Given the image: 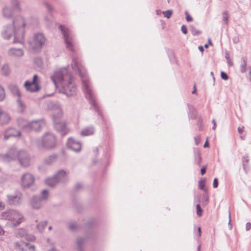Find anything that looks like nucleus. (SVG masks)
<instances>
[{"label": "nucleus", "instance_id": "nucleus-21", "mask_svg": "<svg viewBox=\"0 0 251 251\" xmlns=\"http://www.w3.org/2000/svg\"><path fill=\"white\" fill-rule=\"evenodd\" d=\"M95 132V128L93 126H88L83 128L80 132L83 136H89L93 134Z\"/></svg>", "mask_w": 251, "mask_h": 251}, {"label": "nucleus", "instance_id": "nucleus-8", "mask_svg": "<svg viewBox=\"0 0 251 251\" xmlns=\"http://www.w3.org/2000/svg\"><path fill=\"white\" fill-rule=\"evenodd\" d=\"M41 196H34L31 198L30 205L33 209H39L43 204L47 201L49 197L48 191L44 190L41 192Z\"/></svg>", "mask_w": 251, "mask_h": 251}, {"label": "nucleus", "instance_id": "nucleus-19", "mask_svg": "<svg viewBox=\"0 0 251 251\" xmlns=\"http://www.w3.org/2000/svg\"><path fill=\"white\" fill-rule=\"evenodd\" d=\"M8 54L14 57H22L24 55V51L21 49L11 48L8 51Z\"/></svg>", "mask_w": 251, "mask_h": 251}, {"label": "nucleus", "instance_id": "nucleus-45", "mask_svg": "<svg viewBox=\"0 0 251 251\" xmlns=\"http://www.w3.org/2000/svg\"><path fill=\"white\" fill-rule=\"evenodd\" d=\"M251 228V224L250 222H248L246 224V230H249Z\"/></svg>", "mask_w": 251, "mask_h": 251}, {"label": "nucleus", "instance_id": "nucleus-31", "mask_svg": "<svg viewBox=\"0 0 251 251\" xmlns=\"http://www.w3.org/2000/svg\"><path fill=\"white\" fill-rule=\"evenodd\" d=\"M249 161V159L248 156H243L242 158V163L243 168L245 171H247L248 167V163Z\"/></svg>", "mask_w": 251, "mask_h": 251}, {"label": "nucleus", "instance_id": "nucleus-10", "mask_svg": "<svg viewBox=\"0 0 251 251\" xmlns=\"http://www.w3.org/2000/svg\"><path fill=\"white\" fill-rule=\"evenodd\" d=\"M46 42V38L41 33L34 34L33 38L29 41L30 48L33 50L37 51L41 50Z\"/></svg>", "mask_w": 251, "mask_h": 251}, {"label": "nucleus", "instance_id": "nucleus-54", "mask_svg": "<svg viewBox=\"0 0 251 251\" xmlns=\"http://www.w3.org/2000/svg\"><path fill=\"white\" fill-rule=\"evenodd\" d=\"M186 17V21L188 22H191L193 20L192 17Z\"/></svg>", "mask_w": 251, "mask_h": 251}, {"label": "nucleus", "instance_id": "nucleus-43", "mask_svg": "<svg viewBox=\"0 0 251 251\" xmlns=\"http://www.w3.org/2000/svg\"><path fill=\"white\" fill-rule=\"evenodd\" d=\"M195 143L196 145H198L201 141V138L200 136H196L195 137Z\"/></svg>", "mask_w": 251, "mask_h": 251}, {"label": "nucleus", "instance_id": "nucleus-18", "mask_svg": "<svg viewBox=\"0 0 251 251\" xmlns=\"http://www.w3.org/2000/svg\"><path fill=\"white\" fill-rule=\"evenodd\" d=\"M57 183H65L68 180V173L64 170H59L54 176Z\"/></svg>", "mask_w": 251, "mask_h": 251}, {"label": "nucleus", "instance_id": "nucleus-57", "mask_svg": "<svg viewBox=\"0 0 251 251\" xmlns=\"http://www.w3.org/2000/svg\"><path fill=\"white\" fill-rule=\"evenodd\" d=\"M48 251H58L57 250H56V249L54 248V247H52L50 250H49Z\"/></svg>", "mask_w": 251, "mask_h": 251}, {"label": "nucleus", "instance_id": "nucleus-63", "mask_svg": "<svg viewBox=\"0 0 251 251\" xmlns=\"http://www.w3.org/2000/svg\"><path fill=\"white\" fill-rule=\"evenodd\" d=\"M249 69L250 70L249 75L251 76V67H249Z\"/></svg>", "mask_w": 251, "mask_h": 251}, {"label": "nucleus", "instance_id": "nucleus-20", "mask_svg": "<svg viewBox=\"0 0 251 251\" xmlns=\"http://www.w3.org/2000/svg\"><path fill=\"white\" fill-rule=\"evenodd\" d=\"M35 224H32V226H36V230H37L38 231L40 232H42L44 230L45 228L46 227L47 225V221H42L39 223H38L37 220H35L34 222Z\"/></svg>", "mask_w": 251, "mask_h": 251}, {"label": "nucleus", "instance_id": "nucleus-42", "mask_svg": "<svg viewBox=\"0 0 251 251\" xmlns=\"http://www.w3.org/2000/svg\"><path fill=\"white\" fill-rule=\"evenodd\" d=\"M27 239L29 241H33L35 240L36 237L35 236L31 235L27 237Z\"/></svg>", "mask_w": 251, "mask_h": 251}, {"label": "nucleus", "instance_id": "nucleus-41", "mask_svg": "<svg viewBox=\"0 0 251 251\" xmlns=\"http://www.w3.org/2000/svg\"><path fill=\"white\" fill-rule=\"evenodd\" d=\"M218 179L217 178H214L213 180V186L214 188H216L218 187Z\"/></svg>", "mask_w": 251, "mask_h": 251}, {"label": "nucleus", "instance_id": "nucleus-52", "mask_svg": "<svg viewBox=\"0 0 251 251\" xmlns=\"http://www.w3.org/2000/svg\"><path fill=\"white\" fill-rule=\"evenodd\" d=\"M27 251H35V246L34 245L30 246V248Z\"/></svg>", "mask_w": 251, "mask_h": 251}, {"label": "nucleus", "instance_id": "nucleus-6", "mask_svg": "<svg viewBox=\"0 0 251 251\" xmlns=\"http://www.w3.org/2000/svg\"><path fill=\"white\" fill-rule=\"evenodd\" d=\"M1 218L3 220L10 222L14 226H18L25 221L24 215L20 212L15 209H9L3 212L1 214Z\"/></svg>", "mask_w": 251, "mask_h": 251}, {"label": "nucleus", "instance_id": "nucleus-47", "mask_svg": "<svg viewBox=\"0 0 251 251\" xmlns=\"http://www.w3.org/2000/svg\"><path fill=\"white\" fill-rule=\"evenodd\" d=\"M228 17H224L223 19V22L224 24H228Z\"/></svg>", "mask_w": 251, "mask_h": 251}, {"label": "nucleus", "instance_id": "nucleus-3", "mask_svg": "<svg viewBox=\"0 0 251 251\" xmlns=\"http://www.w3.org/2000/svg\"><path fill=\"white\" fill-rule=\"evenodd\" d=\"M25 22L22 17H17L13 20V25L3 28L1 36L5 40H9L14 35L13 43L23 44L24 42V26Z\"/></svg>", "mask_w": 251, "mask_h": 251}, {"label": "nucleus", "instance_id": "nucleus-26", "mask_svg": "<svg viewBox=\"0 0 251 251\" xmlns=\"http://www.w3.org/2000/svg\"><path fill=\"white\" fill-rule=\"evenodd\" d=\"M58 156L56 154H54L50 155L44 159V163L47 165H50L54 163L57 159Z\"/></svg>", "mask_w": 251, "mask_h": 251}, {"label": "nucleus", "instance_id": "nucleus-44", "mask_svg": "<svg viewBox=\"0 0 251 251\" xmlns=\"http://www.w3.org/2000/svg\"><path fill=\"white\" fill-rule=\"evenodd\" d=\"M5 233V230H4L2 226L0 225V236H2Z\"/></svg>", "mask_w": 251, "mask_h": 251}, {"label": "nucleus", "instance_id": "nucleus-34", "mask_svg": "<svg viewBox=\"0 0 251 251\" xmlns=\"http://www.w3.org/2000/svg\"><path fill=\"white\" fill-rule=\"evenodd\" d=\"M5 97V94L4 89L0 86V101H2Z\"/></svg>", "mask_w": 251, "mask_h": 251}, {"label": "nucleus", "instance_id": "nucleus-1", "mask_svg": "<svg viewBox=\"0 0 251 251\" xmlns=\"http://www.w3.org/2000/svg\"><path fill=\"white\" fill-rule=\"evenodd\" d=\"M50 78L55 86L59 88L60 92L67 96H73L75 93L74 78L67 67L54 71L50 75Z\"/></svg>", "mask_w": 251, "mask_h": 251}, {"label": "nucleus", "instance_id": "nucleus-55", "mask_svg": "<svg viewBox=\"0 0 251 251\" xmlns=\"http://www.w3.org/2000/svg\"><path fill=\"white\" fill-rule=\"evenodd\" d=\"M198 237H200L201 235V228L200 227H198Z\"/></svg>", "mask_w": 251, "mask_h": 251}, {"label": "nucleus", "instance_id": "nucleus-61", "mask_svg": "<svg viewBox=\"0 0 251 251\" xmlns=\"http://www.w3.org/2000/svg\"><path fill=\"white\" fill-rule=\"evenodd\" d=\"M199 49L200 50H201V52H203V48L202 46H199Z\"/></svg>", "mask_w": 251, "mask_h": 251}, {"label": "nucleus", "instance_id": "nucleus-40", "mask_svg": "<svg viewBox=\"0 0 251 251\" xmlns=\"http://www.w3.org/2000/svg\"><path fill=\"white\" fill-rule=\"evenodd\" d=\"M181 30L182 31V32L186 34L187 33V27L185 25H182L181 26Z\"/></svg>", "mask_w": 251, "mask_h": 251}, {"label": "nucleus", "instance_id": "nucleus-39", "mask_svg": "<svg viewBox=\"0 0 251 251\" xmlns=\"http://www.w3.org/2000/svg\"><path fill=\"white\" fill-rule=\"evenodd\" d=\"M221 76L222 78L225 80H227L228 78V76L227 75V74L224 72H221Z\"/></svg>", "mask_w": 251, "mask_h": 251}, {"label": "nucleus", "instance_id": "nucleus-51", "mask_svg": "<svg viewBox=\"0 0 251 251\" xmlns=\"http://www.w3.org/2000/svg\"><path fill=\"white\" fill-rule=\"evenodd\" d=\"M212 124H213V127H212V129H213V130H214V129H215L216 127V122H215V119H213V120H212Z\"/></svg>", "mask_w": 251, "mask_h": 251}, {"label": "nucleus", "instance_id": "nucleus-58", "mask_svg": "<svg viewBox=\"0 0 251 251\" xmlns=\"http://www.w3.org/2000/svg\"><path fill=\"white\" fill-rule=\"evenodd\" d=\"M196 93V86L194 85V90L192 91V93L193 94H194Z\"/></svg>", "mask_w": 251, "mask_h": 251}, {"label": "nucleus", "instance_id": "nucleus-7", "mask_svg": "<svg viewBox=\"0 0 251 251\" xmlns=\"http://www.w3.org/2000/svg\"><path fill=\"white\" fill-rule=\"evenodd\" d=\"M59 27L63 35L66 48L71 51H74V40L71 31L63 25H60Z\"/></svg>", "mask_w": 251, "mask_h": 251}, {"label": "nucleus", "instance_id": "nucleus-37", "mask_svg": "<svg viewBox=\"0 0 251 251\" xmlns=\"http://www.w3.org/2000/svg\"><path fill=\"white\" fill-rule=\"evenodd\" d=\"M196 208H197V214L198 216H201L202 215V210L201 208L200 205L198 204L196 205Z\"/></svg>", "mask_w": 251, "mask_h": 251}, {"label": "nucleus", "instance_id": "nucleus-16", "mask_svg": "<svg viewBox=\"0 0 251 251\" xmlns=\"http://www.w3.org/2000/svg\"><path fill=\"white\" fill-rule=\"evenodd\" d=\"M66 145L68 148L75 152H79L81 149L80 143L75 141L72 138L68 139Z\"/></svg>", "mask_w": 251, "mask_h": 251}, {"label": "nucleus", "instance_id": "nucleus-12", "mask_svg": "<svg viewBox=\"0 0 251 251\" xmlns=\"http://www.w3.org/2000/svg\"><path fill=\"white\" fill-rule=\"evenodd\" d=\"M20 165L24 168L28 167L30 164L31 157L25 150H19L17 159Z\"/></svg>", "mask_w": 251, "mask_h": 251}, {"label": "nucleus", "instance_id": "nucleus-5", "mask_svg": "<svg viewBox=\"0 0 251 251\" xmlns=\"http://www.w3.org/2000/svg\"><path fill=\"white\" fill-rule=\"evenodd\" d=\"M17 122L19 127L27 132L40 130L45 126V121L42 119L29 122L23 118H19Z\"/></svg>", "mask_w": 251, "mask_h": 251}, {"label": "nucleus", "instance_id": "nucleus-14", "mask_svg": "<svg viewBox=\"0 0 251 251\" xmlns=\"http://www.w3.org/2000/svg\"><path fill=\"white\" fill-rule=\"evenodd\" d=\"M35 181V177L32 174L26 173L21 177V185L23 188H28L34 185Z\"/></svg>", "mask_w": 251, "mask_h": 251}, {"label": "nucleus", "instance_id": "nucleus-56", "mask_svg": "<svg viewBox=\"0 0 251 251\" xmlns=\"http://www.w3.org/2000/svg\"><path fill=\"white\" fill-rule=\"evenodd\" d=\"M208 146H209V143H208V140H206V142H205V143L203 145V147L206 148V147H208Z\"/></svg>", "mask_w": 251, "mask_h": 251}, {"label": "nucleus", "instance_id": "nucleus-25", "mask_svg": "<svg viewBox=\"0 0 251 251\" xmlns=\"http://www.w3.org/2000/svg\"><path fill=\"white\" fill-rule=\"evenodd\" d=\"M86 241V239L83 237H78L76 239V249L78 251H82V246Z\"/></svg>", "mask_w": 251, "mask_h": 251}, {"label": "nucleus", "instance_id": "nucleus-33", "mask_svg": "<svg viewBox=\"0 0 251 251\" xmlns=\"http://www.w3.org/2000/svg\"><path fill=\"white\" fill-rule=\"evenodd\" d=\"M68 227L69 230L75 231L78 228V225L75 222H71L68 225Z\"/></svg>", "mask_w": 251, "mask_h": 251}, {"label": "nucleus", "instance_id": "nucleus-17", "mask_svg": "<svg viewBox=\"0 0 251 251\" xmlns=\"http://www.w3.org/2000/svg\"><path fill=\"white\" fill-rule=\"evenodd\" d=\"M21 136L20 131L14 128H9L6 130L4 134V139L6 140L10 137H16Z\"/></svg>", "mask_w": 251, "mask_h": 251}, {"label": "nucleus", "instance_id": "nucleus-38", "mask_svg": "<svg viewBox=\"0 0 251 251\" xmlns=\"http://www.w3.org/2000/svg\"><path fill=\"white\" fill-rule=\"evenodd\" d=\"M205 187V181L201 180L199 182V188L202 190H204Z\"/></svg>", "mask_w": 251, "mask_h": 251}, {"label": "nucleus", "instance_id": "nucleus-23", "mask_svg": "<svg viewBox=\"0 0 251 251\" xmlns=\"http://www.w3.org/2000/svg\"><path fill=\"white\" fill-rule=\"evenodd\" d=\"M17 110L20 113H23L25 109V103L21 100V98H17L16 100Z\"/></svg>", "mask_w": 251, "mask_h": 251}, {"label": "nucleus", "instance_id": "nucleus-28", "mask_svg": "<svg viewBox=\"0 0 251 251\" xmlns=\"http://www.w3.org/2000/svg\"><path fill=\"white\" fill-rule=\"evenodd\" d=\"M15 235L18 238H23L27 235V231L24 228H19L15 231Z\"/></svg>", "mask_w": 251, "mask_h": 251}, {"label": "nucleus", "instance_id": "nucleus-48", "mask_svg": "<svg viewBox=\"0 0 251 251\" xmlns=\"http://www.w3.org/2000/svg\"><path fill=\"white\" fill-rule=\"evenodd\" d=\"M205 172H206V167H203L201 169V174L202 175H203L205 173Z\"/></svg>", "mask_w": 251, "mask_h": 251}, {"label": "nucleus", "instance_id": "nucleus-9", "mask_svg": "<svg viewBox=\"0 0 251 251\" xmlns=\"http://www.w3.org/2000/svg\"><path fill=\"white\" fill-rule=\"evenodd\" d=\"M41 145L43 148L47 150L54 149L57 145L55 136L50 132L46 133L42 138Z\"/></svg>", "mask_w": 251, "mask_h": 251}, {"label": "nucleus", "instance_id": "nucleus-32", "mask_svg": "<svg viewBox=\"0 0 251 251\" xmlns=\"http://www.w3.org/2000/svg\"><path fill=\"white\" fill-rule=\"evenodd\" d=\"M1 73L4 75H8L10 73V69L9 66L5 64L2 67Z\"/></svg>", "mask_w": 251, "mask_h": 251}, {"label": "nucleus", "instance_id": "nucleus-35", "mask_svg": "<svg viewBox=\"0 0 251 251\" xmlns=\"http://www.w3.org/2000/svg\"><path fill=\"white\" fill-rule=\"evenodd\" d=\"M163 14L164 15V16H171L173 14L172 10H168L166 11H163L161 12L160 11H157L156 14L157 15H160L161 14Z\"/></svg>", "mask_w": 251, "mask_h": 251}, {"label": "nucleus", "instance_id": "nucleus-64", "mask_svg": "<svg viewBox=\"0 0 251 251\" xmlns=\"http://www.w3.org/2000/svg\"><path fill=\"white\" fill-rule=\"evenodd\" d=\"M210 75H212L213 76V79H214L215 78L214 77V74H213V73L212 72H211Z\"/></svg>", "mask_w": 251, "mask_h": 251}, {"label": "nucleus", "instance_id": "nucleus-4", "mask_svg": "<svg viewBox=\"0 0 251 251\" xmlns=\"http://www.w3.org/2000/svg\"><path fill=\"white\" fill-rule=\"evenodd\" d=\"M51 106L54 128L59 132L62 136H65L69 132V129L65 124L60 121L63 115L60 105L58 103H51Z\"/></svg>", "mask_w": 251, "mask_h": 251}, {"label": "nucleus", "instance_id": "nucleus-50", "mask_svg": "<svg viewBox=\"0 0 251 251\" xmlns=\"http://www.w3.org/2000/svg\"><path fill=\"white\" fill-rule=\"evenodd\" d=\"M5 204L3 202L0 201V210H2L4 209Z\"/></svg>", "mask_w": 251, "mask_h": 251}, {"label": "nucleus", "instance_id": "nucleus-53", "mask_svg": "<svg viewBox=\"0 0 251 251\" xmlns=\"http://www.w3.org/2000/svg\"><path fill=\"white\" fill-rule=\"evenodd\" d=\"M26 244H27V246H26V250H25V251H27L30 248V246H32L33 245L27 242H26Z\"/></svg>", "mask_w": 251, "mask_h": 251}, {"label": "nucleus", "instance_id": "nucleus-27", "mask_svg": "<svg viewBox=\"0 0 251 251\" xmlns=\"http://www.w3.org/2000/svg\"><path fill=\"white\" fill-rule=\"evenodd\" d=\"M15 246L17 250L25 251V250H26L25 247L27 246V244H26V242L24 241H20L15 243Z\"/></svg>", "mask_w": 251, "mask_h": 251}, {"label": "nucleus", "instance_id": "nucleus-30", "mask_svg": "<svg viewBox=\"0 0 251 251\" xmlns=\"http://www.w3.org/2000/svg\"><path fill=\"white\" fill-rule=\"evenodd\" d=\"M46 183L50 187H54L57 183V180L54 177L48 178L46 180Z\"/></svg>", "mask_w": 251, "mask_h": 251}, {"label": "nucleus", "instance_id": "nucleus-59", "mask_svg": "<svg viewBox=\"0 0 251 251\" xmlns=\"http://www.w3.org/2000/svg\"><path fill=\"white\" fill-rule=\"evenodd\" d=\"M75 187H76V189H78L81 187V185L80 184H77L76 185Z\"/></svg>", "mask_w": 251, "mask_h": 251}, {"label": "nucleus", "instance_id": "nucleus-15", "mask_svg": "<svg viewBox=\"0 0 251 251\" xmlns=\"http://www.w3.org/2000/svg\"><path fill=\"white\" fill-rule=\"evenodd\" d=\"M38 75H34L32 81H26L24 84L26 90L31 92H34L40 90Z\"/></svg>", "mask_w": 251, "mask_h": 251}, {"label": "nucleus", "instance_id": "nucleus-62", "mask_svg": "<svg viewBox=\"0 0 251 251\" xmlns=\"http://www.w3.org/2000/svg\"><path fill=\"white\" fill-rule=\"evenodd\" d=\"M201 245H199L197 248V251H200Z\"/></svg>", "mask_w": 251, "mask_h": 251}, {"label": "nucleus", "instance_id": "nucleus-49", "mask_svg": "<svg viewBox=\"0 0 251 251\" xmlns=\"http://www.w3.org/2000/svg\"><path fill=\"white\" fill-rule=\"evenodd\" d=\"M244 131V127H239L238 128V131L240 134H242Z\"/></svg>", "mask_w": 251, "mask_h": 251}, {"label": "nucleus", "instance_id": "nucleus-36", "mask_svg": "<svg viewBox=\"0 0 251 251\" xmlns=\"http://www.w3.org/2000/svg\"><path fill=\"white\" fill-rule=\"evenodd\" d=\"M225 57L227 60L228 66H232L233 65V63L230 59L229 55L227 52H226Z\"/></svg>", "mask_w": 251, "mask_h": 251}, {"label": "nucleus", "instance_id": "nucleus-46", "mask_svg": "<svg viewBox=\"0 0 251 251\" xmlns=\"http://www.w3.org/2000/svg\"><path fill=\"white\" fill-rule=\"evenodd\" d=\"M228 218H229L228 226H229V228L231 229L232 226L231 225V213H230V211H229Z\"/></svg>", "mask_w": 251, "mask_h": 251}, {"label": "nucleus", "instance_id": "nucleus-2", "mask_svg": "<svg viewBox=\"0 0 251 251\" xmlns=\"http://www.w3.org/2000/svg\"><path fill=\"white\" fill-rule=\"evenodd\" d=\"M71 65L73 70L78 72L81 78L82 87L86 98L89 100L92 107L99 112V107L96 101L95 96L91 89V83L87 78L85 69L74 57L73 58Z\"/></svg>", "mask_w": 251, "mask_h": 251}, {"label": "nucleus", "instance_id": "nucleus-29", "mask_svg": "<svg viewBox=\"0 0 251 251\" xmlns=\"http://www.w3.org/2000/svg\"><path fill=\"white\" fill-rule=\"evenodd\" d=\"M241 64L240 65V71L242 73H244L246 72L247 66V58L246 57H243L241 59Z\"/></svg>", "mask_w": 251, "mask_h": 251}, {"label": "nucleus", "instance_id": "nucleus-60", "mask_svg": "<svg viewBox=\"0 0 251 251\" xmlns=\"http://www.w3.org/2000/svg\"><path fill=\"white\" fill-rule=\"evenodd\" d=\"M198 163L200 164V162H201V157L199 155H198Z\"/></svg>", "mask_w": 251, "mask_h": 251}, {"label": "nucleus", "instance_id": "nucleus-22", "mask_svg": "<svg viewBox=\"0 0 251 251\" xmlns=\"http://www.w3.org/2000/svg\"><path fill=\"white\" fill-rule=\"evenodd\" d=\"M10 119L9 115L2 110L0 115V124L1 125L6 124L9 123Z\"/></svg>", "mask_w": 251, "mask_h": 251}, {"label": "nucleus", "instance_id": "nucleus-24", "mask_svg": "<svg viewBox=\"0 0 251 251\" xmlns=\"http://www.w3.org/2000/svg\"><path fill=\"white\" fill-rule=\"evenodd\" d=\"M9 89L13 96L17 98H21V94L19 89L17 86L14 84H11L9 86Z\"/></svg>", "mask_w": 251, "mask_h": 251}, {"label": "nucleus", "instance_id": "nucleus-11", "mask_svg": "<svg viewBox=\"0 0 251 251\" xmlns=\"http://www.w3.org/2000/svg\"><path fill=\"white\" fill-rule=\"evenodd\" d=\"M23 194L19 191H16L14 194L7 196V202L12 206H19L23 202Z\"/></svg>", "mask_w": 251, "mask_h": 251}, {"label": "nucleus", "instance_id": "nucleus-13", "mask_svg": "<svg viewBox=\"0 0 251 251\" xmlns=\"http://www.w3.org/2000/svg\"><path fill=\"white\" fill-rule=\"evenodd\" d=\"M19 150L13 147L10 148L5 154H0V161L10 162L17 159Z\"/></svg>", "mask_w": 251, "mask_h": 251}]
</instances>
